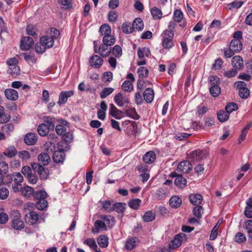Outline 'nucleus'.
I'll list each match as a JSON object with an SVG mask.
<instances>
[{
	"mask_svg": "<svg viewBox=\"0 0 252 252\" xmlns=\"http://www.w3.org/2000/svg\"><path fill=\"white\" fill-rule=\"evenodd\" d=\"M114 100L116 104L120 107L123 106L125 104L129 103V99L126 96H124L121 93L115 95Z\"/></svg>",
	"mask_w": 252,
	"mask_h": 252,
	"instance_id": "13",
	"label": "nucleus"
},
{
	"mask_svg": "<svg viewBox=\"0 0 252 252\" xmlns=\"http://www.w3.org/2000/svg\"><path fill=\"white\" fill-rule=\"evenodd\" d=\"M45 149L48 153H54L56 151V145L53 141H47L44 145Z\"/></svg>",
	"mask_w": 252,
	"mask_h": 252,
	"instance_id": "45",
	"label": "nucleus"
},
{
	"mask_svg": "<svg viewBox=\"0 0 252 252\" xmlns=\"http://www.w3.org/2000/svg\"><path fill=\"white\" fill-rule=\"evenodd\" d=\"M220 220L218 221L216 225L213 227L211 234L210 235V239L211 240H214L216 239L218 234V230L220 225Z\"/></svg>",
	"mask_w": 252,
	"mask_h": 252,
	"instance_id": "55",
	"label": "nucleus"
},
{
	"mask_svg": "<svg viewBox=\"0 0 252 252\" xmlns=\"http://www.w3.org/2000/svg\"><path fill=\"white\" fill-rule=\"evenodd\" d=\"M238 109V105L234 102L230 103L227 104L225 107V110L230 114L233 111H235Z\"/></svg>",
	"mask_w": 252,
	"mask_h": 252,
	"instance_id": "58",
	"label": "nucleus"
},
{
	"mask_svg": "<svg viewBox=\"0 0 252 252\" xmlns=\"http://www.w3.org/2000/svg\"><path fill=\"white\" fill-rule=\"evenodd\" d=\"M239 91V95L243 99H247L250 95V91L247 88V84L244 81H237L235 83Z\"/></svg>",
	"mask_w": 252,
	"mask_h": 252,
	"instance_id": "6",
	"label": "nucleus"
},
{
	"mask_svg": "<svg viewBox=\"0 0 252 252\" xmlns=\"http://www.w3.org/2000/svg\"><path fill=\"white\" fill-rule=\"evenodd\" d=\"M103 60L98 55L93 56L90 61V65L95 68H99L102 64Z\"/></svg>",
	"mask_w": 252,
	"mask_h": 252,
	"instance_id": "20",
	"label": "nucleus"
},
{
	"mask_svg": "<svg viewBox=\"0 0 252 252\" xmlns=\"http://www.w3.org/2000/svg\"><path fill=\"white\" fill-rule=\"evenodd\" d=\"M6 97L10 100H16L18 98V94L17 91L12 89H7L4 91Z\"/></svg>",
	"mask_w": 252,
	"mask_h": 252,
	"instance_id": "19",
	"label": "nucleus"
},
{
	"mask_svg": "<svg viewBox=\"0 0 252 252\" xmlns=\"http://www.w3.org/2000/svg\"><path fill=\"white\" fill-rule=\"evenodd\" d=\"M191 169L192 166L190 161L184 160L178 164L177 170L179 172L189 173Z\"/></svg>",
	"mask_w": 252,
	"mask_h": 252,
	"instance_id": "11",
	"label": "nucleus"
},
{
	"mask_svg": "<svg viewBox=\"0 0 252 252\" xmlns=\"http://www.w3.org/2000/svg\"><path fill=\"white\" fill-rule=\"evenodd\" d=\"M18 157L19 158L22 159L23 160H27L29 159L31 156L30 153L25 150L17 152Z\"/></svg>",
	"mask_w": 252,
	"mask_h": 252,
	"instance_id": "54",
	"label": "nucleus"
},
{
	"mask_svg": "<svg viewBox=\"0 0 252 252\" xmlns=\"http://www.w3.org/2000/svg\"><path fill=\"white\" fill-rule=\"evenodd\" d=\"M26 32L28 35H32L34 37H37V34L36 33L37 30L32 25H29L26 27Z\"/></svg>",
	"mask_w": 252,
	"mask_h": 252,
	"instance_id": "52",
	"label": "nucleus"
},
{
	"mask_svg": "<svg viewBox=\"0 0 252 252\" xmlns=\"http://www.w3.org/2000/svg\"><path fill=\"white\" fill-rule=\"evenodd\" d=\"M187 239V235L184 233H180L176 235L173 240L169 244V246L171 249H176L180 247L182 243L184 241H186Z\"/></svg>",
	"mask_w": 252,
	"mask_h": 252,
	"instance_id": "7",
	"label": "nucleus"
},
{
	"mask_svg": "<svg viewBox=\"0 0 252 252\" xmlns=\"http://www.w3.org/2000/svg\"><path fill=\"white\" fill-rule=\"evenodd\" d=\"M174 184L179 188H183L187 184V180L185 178L180 175V176H177L175 178Z\"/></svg>",
	"mask_w": 252,
	"mask_h": 252,
	"instance_id": "33",
	"label": "nucleus"
},
{
	"mask_svg": "<svg viewBox=\"0 0 252 252\" xmlns=\"http://www.w3.org/2000/svg\"><path fill=\"white\" fill-rule=\"evenodd\" d=\"M6 179L10 180L8 182L10 183H14L15 184H21V183L23 181V177L21 173L17 172L14 173L12 175H6Z\"/></svg>",
	"mask_w": 252,
	"mask_h": 252,
	"instance_id": "12",
	"label": "nucleus"
},
{
	"mask_svg": "<svg viewBox=\"0 0 252 252\" xmlns=\"http://www.w3.org/2000/svg\"><path fill=\"white\" fill-rule=\"evenodd\" d=\"M94 228L92 229V232L93 233H98L100 229L107 230V226L105 223L101 220H97L94 223Z\"/></svg>",
	"mask_w": 252,
	"mask_h": 252,
	"instance_id": "23",
	"label": "nucleus"
},
{
	"mask_svg": "<svg viewBox=\"0 0 252 252\" xmlns=\"http://www.w3.org/2000/svg\"><path fill=\"white\" fill-rule=\"evenodd\" d=\"M234 239L236 242L239 244L245 242L247 240L245 235L241 232L237 233Z\"/></svg>",
	"mask_w": 252,
	"mask_h": 252,
	"instance_id": "64",
	"label": "nucleus"
},
{
	"mask_svg": "<svg viewBox=\"0 0 252 252\" xmlns=\"http://www.w3.org/2000/svg\"><path fill=\"white\" fill-rule=\"evenodd\" d=\"M156 218V214L152 211L146 212L142 217V219L145 222H151L154 220Z\"/></svg>",
	"mask_w": 252,
	"mask_h": 252,
	"instance_id": "35",
	"label": "nucleus"
},
{
	"mask_svg": "<svg viewBox=\"0 0 252 252\" xmlns=\"http://www.w3.org/2000/svg\"><path fill=\"white\" fill-rule=\"evenodd\" d=\"M103 208L107 212L110 213L114 211V208H113V205L110 201L105 200L102 202Z\"/></svg>",
	"mask_w": 252,
	"mask_h": 252,
	"instance_id": "59",
	"label": "nucleus"
},
{
	"mask_svg": "<svg viewBox=\"0 0 252 252\" xmlns=\"http://www.w3.org/2000/svg\"><path fill=\"white\" fill-rule=\"evenodd\" d=\"M209 91L212 96L217 97L221 93L220 86H211L209 89Z\"/></svg>",
	"mask_w": 252,
	"mask_h": 252,
	"instance_id": "48",
	"label": "nucleus"
},
{
	"mask_svg": "<svg viewBox=\"0 0 252 252\" xmlns=\"http://www.w3.org/2000/svg\"><path fill=\"white\" fill-rule=\"evenodd\" d=\"M68 144L67 142L65 141H61L57 144V151H60L61 152L67 151L68 150Z\"/></svg>",
	"mask_w": 252,
	"mask_h": 252,
	"instance_id": "57",
	"label": "nucleus"
},
{
	"mask_svg": "<svg viewBox=\"0 0 252 252\" xmlns=\"http://www.w3.org/2000/svg\"><path fill=\"white\" fill-rule=\"evenodd\" d=\"M151 13L155 20L160 19L162 17V12L160 9L157 7H155L152 8Z\"/></svg>",
	"mask_w": 252,
	"mask_h": 252,
	"instance_id": "37",
	"label": "nucleus"
},
{
	"mask_svg": "<svg viewBox=\"0 0 252 252\" xmlns=\"http://www.w3.org/2000/svg\"><path fill=\"white\" fill-rule=\"evenodd\" d=\"M99 32L103 36H109L111 35V29L108 24H104L100 27Z\"/></svg>",
	"mask_w": 252,
	"mask_h": 252,
	"instance_id": "30",
	"label": "nucleus"
},
{
	"mask_svg": "<svg viewBox=\"0 0 252 252\" xmlns=\"http://www.w3.org/2000/svg\"><path fill=\"white\" fill-rule=\"evenodd\" d=\"M84 244L87 245L93 250H95L98 248L97 245L94 238H88L83 242Z\"/></svg>",
	"mask_w": 252,
	"mask_h": 252,
	"instance_id": "47",
	"label": "nucleus"
},
{
	"mask_svg": "<svg viewBox=\"0 0 252 252\" xmlns=\"http://www.w3.org/2000/svg\"><path fill=\"white\" fill-rule=\"evenodd\" d=\"M66 155L63 152L56 150L53 153L52 158L56 163H63L65 159Z\"/></svg>",
	"mask_w": 252,
	"mask_h": 252,
	"instance_id": "15",
	"label": "nucleus"
},
{
	"mask_svg": "<svg viewBox=\"0 0 252 252\" xmlns=\"http://www.w3.org/2000/svg\"><path fill=\"white\" fill-rule=\"evenodd\" d=\"M143 97L147 103L152 102L154 97V90L151 88L146 89L143 93Z\"/></svg>",
	"mask_w": 252,
	"mask_h": 252,
	"instance_id": "21",
	"label": "nucleus"
},
{
	"mask_svg": "<svg viewBox=\"0 0 252 252\" xmlns=\"http://www.w3.org/2000/svg\"><path fill=\"white\" fill-rule=\"evenodd\" d=\"M122 30L124 33H130L133 32V28L129 23H124L122 26Z\"/></svg>",
	"mask_w": 252,
	"mask_h": 252,
	"instance_id": "56",
	"label": "nucleus"
},
{
	"mask_svg": "<svg viewBox=\"0 0 252 252\" xmlns=\"http://www.w3.org/2000/svg\"><path fill=\"white\" fill-rule=\"evenodd\" d=\"M39 163L43 166L47 165L51 161L49 155L46 153H41L38 156Z\"/></svg>",
	"mask_w": 252,
	"mask_h": 252,
	"instance_id": "18",
	"label": "nucleus"
},
{
	"mask_svg": "<svg viewBox=\"0 0 252 252\" xmlns=\"http://www.w3.org/2000/svg\"><path fill=\"white\" fill-rule=\"evenodd\" d=\"M141 200L138 198L132 199L130 200L128 203V206L134 210L138 209Z\"/></svg>",
	"mask_w": 252,
	"mask_h": 252,
	"instance_id": "40",
	"label": "nucleus"
},
{
	"mask_svg": "<svg viewBox=\"0 0 252 252\" xmlns=\"http://www.w3.org/2000/svg\"><path fill=\"white\" fill-rule=\"evenodd\" d=\"M102 42L105 45L110 46L115 44V38L112 35L104 36L102 38Z\"/></svg>",
	"mask_w": 252,
	"mask_h": 252,
	"instance_id": "39",
	"label": "nucleus"
},
{
	"mask_svg": "<svg viewBox=\"0 0 252 252\" xmlns=\"http://www.w3.org/2000/svg\"><path fill=\"white\" fill-rule=\"evenodd\" d=\"M122 89L125 92L130 93L133 90V86L130 81L126 80L122 85Z\"/></svg>",
	"mask_w": 252,
	"mask_h": 252,
	"instance_id": "41",
	"label": "nucleus"
},
{
	"mask_svg": "<svg viewBox=\"0 0 252 252\" xmlns=\"http://www.w3.org/2000/svg\"><path fill=\"white\" fill-rule=\"evenodd\" d=\"M33 44L32 38L29 36H23L20 42V49L23 51H28Z\"/></svg>",
	"mask_w": 252,
	"mask_h": 252,
	"instance_id": "9",
	"label": "nucleus"
},
{
	"mask_svg": "<svg viewBox=\"0 0 252 252\" xmlns=\"http://www.w3.org/2000/svg\"><path fill=\"white\" fill-rule=\"evenodd\" d=\"M156 158V155L153 151L147 152L143 157V161L146 164L153 163Z\"/></svg>",
	"mask_w": 252,
	"mask_h": 252,
	"instance_id": "17",
	"label": "nucleus"
},
{
	"mask_svg": "<svg viewBox=\"0 0 252 252\" xmlns=\"http://www.w3.org/2000/svg\"><path fill=\"white\" fill-rule=\"evenodd\" d=\"M183 13L180 9H175L173 13V19L177 23H180L183 19Z\"/></svg>",
	"mask_w": 252,
	"mask_h": 252,
	"instance_id": "38",
	"label": "nucleus"
},
{
	"mask_svg": "<svg viewBox=\"0 0 252 252\" xmlns=\"http://www.w3.org/2000/svg\"><path fill=\"white\" fill-rule=\"evenodd\" d=\"M97 242L100 247L106 248L108 245V238L105 235H100L97 239Z\"/></svg>",
	"mask_w": 252,
	"mask_h": 252,
	"instance_id": "31",
	"label": "nucleus"
},
{
	"mask_svg": "<svg viewBox=\"0 0 252 252\" xmlns=\"http://www.w3.org/2000/svg\"><path fill=\"white\" fill-rule=\"evenodd\" d=\"M182 200L178 196L175 195L171 197L169 200V204L172 208H178L181 206Z\"/></svg>",
	"mask_w": 252,
	"mask_h": 252,
	"instance_id": "25",
	"label": "nucleus"
},
{
	"mask_svg": "<svg viewBox=\"0 0 252 252\" xmlns=\"http://www.w3.org/2000/svg\"><path fill=\"white\" fill-rule=\"evenodd\" d=\"M39 219L38 214L34 211H31L29 215L25 216L26 222L30 225H33L36 223Z\"/></svg>",
	"mask_w": 252,
	"mask_h": 252,
	"instance_id": "14",
	"label": "nucleus"
},
{
	"mask_svg": "<svg viewBox=\"0 0 252 252\" xmlns=\"http://www.w3.org/2000/svg\"><path fill=\"white\" fill-rule=\"evenodd\" d=\"M207 154L206 151L196 149L188 155V158L192 161H198L206 158Z\"/></svg>",
	"mask_w": 252,
	"mask_h": 252,
	"instance_id": "8",
	"label": "nucleus"
},
{
	"mask_svg": "<svg viewBox=\"0 0 252 252\" xmlns=\"http://www.w3.org/2000/svg\"><path fill=\"white\" fill-rule=\"evenodd\" d=\"M74 94V91L72 90L61 92L59 96L58 104L60 106L64 104L67 102L68 98L73 96Z\"/></svg>",
	"mask_w": 252,
	"mask_h": 252,
	"instance_id": "10",
	"label": "nucleus"
},
{
	"mask_svg": "<svg viewBox=\"0 0 252 252\" xmlns=\"http://www.w3.org/2000/svg\"><path fill=\"white\" fill-rule=\"evenodd\" d=\"M1 129L3 132L9 133L10 132L13 131L14 129V126L13 124L8 123L3 125L1 127Z\"/></svg>",
	"mask_w": 252,
	"mask_h": 252,
	"instance_id": "61",
	"label": "nucleus"
},
{
	"mask_svg": "<svg viewBox=\"0 0 252 252\" xmlns=\"http://www.w3.org/2000/svg\"><path fill=\"white\" fill-rule=\"evenodd\" d=\"M114 91V89L112 88H105L100 93V96L101 98H104L110 94Z\"/></svg>",
	"mask_w": 252,
	"mask_h": 252,
	"instance_id": "63",
	"label": "nucleus"
},
{
	"mask_svg": "<svg viewBox=\"0 0 252 252\" xmlns=\"http://www.w3.org/2000/svg\"><path fill=\"white\" fill-rule=\"evenodd\" d=\"M174 34L172 33L169 34L167 32H162L161 34V45L164 49L169 50L174 46Z\"/></svg>",
	"mask_w": 252,
	"mask_h": 252,
	"instance_id": "5",
	"label": "nucleus"
},
{
	"mask_svg": "<svg viewBox=\"0 0 252 252\" xmlns=\"http://www.w3.org/2000/svg\"><path fill=\"white\" fill-rule=\"evenodd\" d=\"M189 199L192 205H197L201 203L203 198L202 195L200 194H191L189 196Z\"/></svg>",
	"mask_w": 252,
	"mask_h": 252,
	"instance_id": "26",
	"label": "nucleus"
},
{
	"mask_svg": "<svg viewBox=\"0 0 252 252\" xmlns=\"http://www.w3.org/2000/svg\"><path fill=\"white\" fill-rule=\"evenodd\" d=\"M45 125L50 129H53L55 127L54 119L50 117H44Z\"/></svg>",
	"mask_w": 252,
	"mask_h": 252,
	"instance_id": "50",
	"label": "nucleus"
},
{
	"mask_svg": "<svg viewBox=\"0 0 252 252\" xmlns=\"http://www.w3.org/2000/svg\"><path fill=\"white\" fill-rule=\"evenodd\" d=\"M110 107L109 114L115 119H120L122 117V111L118 109L113 103L110 104Z\"/></svg>",
	"mask_w": 252,
	"mask_h": 252,
	"instance_id": "24",
	"label": "nucleus"
},
{
	"mask_svg": "<svg viewBox=\"0 0 252 252\" xmlns=\"http://www.w3.org/2000/svg\"><path fill=\"white\" fill-rule=\"evenodd\" d=\"M244 3L243 1H234L231 3L227 4V8L229 10H232L233 9H238L241 7Z\"/></svg>",
	"mask_w": 252,
	"mask_h": 252,
	"instance_id": "49",
	"label": "nucleus"
},
{
	"mask_svg": "<svg viewBox=\"0 0 252 252\" xmlns=\"http://www.w3.org/2000/svg\"><path fill=\"white\" fill-rule=\"evenodd\" d=\"M47 195L46 192L44 190H39L34 193L33 195L34 198L36 200H41V199H45Z\"/></svg>",
	"mask_w": 252,
	"mask_h": 252,
	"instance_id": "46",
	"label": "nucleus"
},
{
	"mask_svg": "<svg viewBox=\"0 0 252 252\" xmlns=\"http://www.w3.org/2000/svg\"><path fill=\"white\" fill-rule=\"evenodd\" d=\"M137 73L139 78L146 77L148 75L149 70L145 67H140L137 69Z\"/></svg>",
	"mask_w": 252,
	"mask_h": 252,
	"instance_id": "60",
	"label": "nucleus"
},
{
	"mask_svg": "<svg viewBox=\"0 0 252 252\" xmlns=\"http://www.w3.org/2000/svg\"><path fill=\"white\" fill-rule=\"evenodd\" d=\"M125 203L118 202L113 205V208H114V211L123 214L125 210Z\"/></svg>",
	"mask_w": 252,
	"mask_h": 252,
	"instance_id": "43",
	"label": "nucleus"
},
{
	"mask_svg": "<svg viewBox=\"0 0 252 252\" xmlns=\"http://www.w3.org/2000/svg\"><path fill=\"white\" fill-rule=\"evenodd\" d=\"M2 153L7 158H12L17 154V151L14 146H10L6 148Z\"/></svg>",
	"mask_w": 252,
	"mask_h": 252,
	"instance_id": "28",
	"label": "nucleus"
},
{
	"mask_svg": "<svg viewBox=\"0 0 252 252\" xmlns=\"http://www.w3.org/2000/svg\"><path fill=\"white\" fill-rule=\"evenodd\" d=\"M133 29H136L139 31H141L144 28V24L142 20L140 18H136L132 25Z\"/></svg>",
	"mask_w": 252,
	"mask_h": 252,
	"instance_id": "34",
	"label": "nucleus"
},
{
	"mask_svg": "<svg viewBox=\"0 0 252 252\" xmlns=\"http://www.w3.org/2000/svg\"><path fill=\"white\" fill-rule=\"evenodd\" d=\"M229 117V114L225 110H222L217 112V118L218 120L220 122H224L226 121Z\"/></svg>",
	"mask_w": 252,
	"mask_h": 252,
	"instance_id": "32",
	"label": "nucleus"
},
{
	"mask_svg": "<svg viewBox=\"0 0 252 252\" xmlns=\"http://www.w3.org/2000/svg\"><path fill=\"white\" fill-rule=\"evenodd\" d=\"M32 168H31L30 166L27 165L24 166L22 168L21 172L28 180L30 178V177L34 174V172H32Z\"/></svg>",
	"mask_w": 252,
	"mask_h": 252,
	"instance_id": "42",
	"label": "nucleus"
},
{
	"mask_svg": "<svg viewBox=\"0 0 252 252\" xmlns=\"http://www.w3.org/2000/svg\"><path fill=\"white\" fill-rule=\"evenodd\" d=\"M108 45H105L104 43L100 45L98 49V53L102 57H106L108 56L111 53V50H110L105 52L106 50L108 49Z\"/></svg>",
	"mask_w": 252,
	"mask_h": 252,
	"instance_id": "36",
	"label": "nucleus"
},
{
	"mask_svg": "<svg viewBox=\"0 0 252 252\" xmlns=\"http://www.w3.org/2000/svg\"><path fill=\"white\" fill-rule=\"evenodd\" d=\"M11 216L12 220L11 225L15 230H21L24 228L25 224L21 219V215L17 210H14L12 212Z\"/></svg>",
	"mask_w": 252,
	"mask_h": 252,
	"instance_id": "4",
	"label": "nucleus"
},
{
	"mask_svg": "<svg viewBox=\"0 0 252 252\" xmlns=\"http://www.w3.org/2000/svg\"><path fill=\"white\" fill-rule=\"evenodd\" d=\"M49 37H51L53 40L59 38L60 36V32L59 31L55 28H51L50 30Z\"/></svg>",
	"mask_w": 252,
	"mask_h": 252,
	"instance_id": "62",
	"label": "nucleus"
},
{
	"mask_svg": "<svg viewBox=\"0 0 252 252\" xmlns=\"http://www.w3.org/2000/svg\"><path fill=\"white\" fill-rule=\"evenodd\" d=\"M138 239L136 237H130L128 238L125 243V248L127 250H132L136 246Z\"/></svg>",
	"mask_w": 252,
	"mask_h": 252,
	"instance_id": "27",
	"label": "nucleus"
},
{
	"mask_svg": "<svg viewBox=\"0 0 252 252\" xmlns=\"http://www.w3.org/2000/svg\"><path fill=\"white\" fill-rule=\"evenodd\" d=\"M243 45L238 39H232L229 46L228 49H224L223 56L226 59L232 57L235 53L239 52L242 49Z\"/></svg>",
	"mask_w": 252,
	"mask_h": 252,
	"instance_id": "1",
	"label": "nucleus"
},
{
	"mask_svg": "<svg viewBox=\"0 0 252 252\" xmlns=\"http://www.w3.org/2000/svg\"><path fill=\"white\" fill-rule=\"evenodd\" d=\"M232 65L237 69H241L243 66V60L239 56H235L232 59Z\"/></svg>",
	"mask_w": 252,
	"mask_h": 252,
	"instance_id": "22",
	"label": "nucleus"
},
{
	"mask_svg": "<svg viewBox=\"0 0 252 252\" xmlns=\"http://www.w3.org/2000/svg\"><path fill=\"white\" fill-rule=\"evenodd\" d=\"M54 41L51 37L48 35L43 36L40 37L39 44H36L35 46V50L38 53H44L47 49L53 47Z\"/></svg>",
	"mask_w": 252,
	"mask_h": 252,
	"instance_id": "2",
	"label": "nucleus"
},
{
	"mask_svg": "<svg viewBox=\"0 0 252 252\" xmlns=\"http://www.w3.org/2000/svg\"><path fill=\"white\" fill-rule=\"evenodd\" d=\"M24 142L28 145H33L37 140V137L34 133H27L24 139Z\"/></svg>",
	"mask_w": 252,
	"mask_h": 252,
	"instance_id": "16",
	"label": "nucleus"
},
{
	"mask_svg": "<svg viewBox=\"0 0 252 252\" xmlns=\"http://www.w3.org/2000/svg\"><path fill=\"white\" fill-rule=\"evenodd\" d=\"M21 193L23 196L29 198L34 194V189L31 187L26 186L24 188H21Z\"/></svg>",
	"mask_w": 252,
	"mask_h": 252,
	"instance_id": "29",
	"label": "nucleus"
},
{
	"mask_svg": "<svg viewBox=\"0 0 252 252\" xmlns=\"http://www.w3.org/2000/svg\"><path fill=\"white\" fill-rule=\"evenodd\" d=\"M126 116L131 117L134 120H138L140 118L139 116L137 113L136 110L134 108H131L127 110L126 111Z\"/></svg>",
	"mask_w": 252,
	"mask_h": 252,
	"instance_id": "53",
	"label": "nucleus"
},
{
	"mask_svg": "<svg viewBox=\"0 0 252 252\" xmlns=\"http://www.w3.org/2000/svg\"><path fill=\"white\" fill-rule=\"evenodd\" d=\"M37 131L40 135L44 136L48 133L49 129L45 124H41L38 126Z\"/></svg>",
	"mask_w": 252,
	"mask_h": 252,
	"instance_id": "44",
	"label": "nucleus"
},
{
	"mask_svg": "<svg viewBox=\"0 0 252 252\" xmlns=\"http://www.w3.org/2000/svg\"><path fill=\"white\" fill-rule=\"evenodd\" d=\"M48 205V202L45 199L38 200L35 203V207L39 210H44Z\"/></svg>",
	"mask_w": 252,
	"mask_h": 252,
	"instance_id": "51",
	"label": "nucleus"
},
{
	"mask_svg": "<svg viewBox=\"0 0 252 252\" xmlns=\"http://www.w3.org/2000/svg\"><path fill=\"white\" fill-rule=\"evenodd\" d=\"M45 166L42 165L39 163L33 162L31 164L32 170L34 172H37L41 180H46L49 175L48 168H45Z\"/></svg>",
	"mask_w": 252,
	"mask_h": 252,
	"instance_id": "3",
	"label": "nucleus"
}]
</instances>
